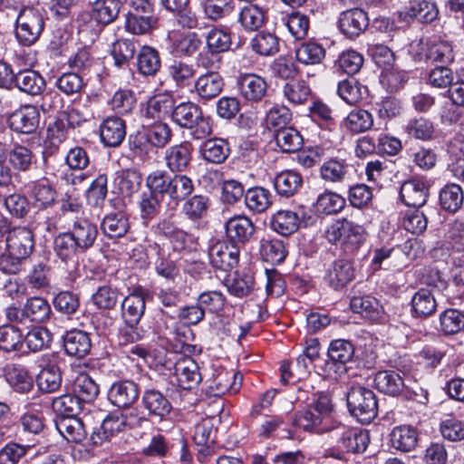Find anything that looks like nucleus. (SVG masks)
<instances>
[{"label":"nucleus","instance_id":"1","mask_svg":"<svg viewBox=\"0 0 464 464\" xmlns=\"http://www.w3.org/2000/svg\"><path fill=\"white\" fill-rule=\"evenodd\" d=\"M146 186L149 189L159 192L161 197L167 196L169 203L175 206L188 198L194 191V182L188 176L181 173L169 175L161 169L154 170L148 175Z\"/></svg>","mask_w":464,"mask_h":464},{"label":"nucleus","instance_id":"2","mask_svg":"<svg viewBox=\"0 0 464 464\" xmlns=\"http://www.w3.org/2000/svg\"><path fill=\"white\" fill-rule=\"evenodd\" d=\"M171 119L180 128L189 130L190 136L195 140L205 139L212 132L209 119L204 116L202 109L194 102H181L174 107Z\"/></svg>","mask_w":464,"mask_h":464},{"label":"nucleus","instance_id":"3","mask_svg":"<svg viewBox=\"0 0 464 464\" xmlns=\"http://www.w3.org/2000/svg\"><path fill=\"white\" fill-rule=\"evenodd\" d=\"M324 236L331 244H340L345 252H353L365 241L362 226L348 218H337L327 226Z\"/></svg>","mask_w":464,"mask_h":464},{"label":"nucleus","instance_id":"4","mask_svg":"<svg viewBox=\"0 0 464 464\" xmlns=\"http://www.w3.org/2000/svg\"><path fill=\"white\" fill-rule=\"evenodd\" d=\"M45 20L42 10L26 6L22 8L16 17L15 38L23 46L34 44L44 32Z\"/></svg>","mask_w":464,"mask_h":464},{"label":"nucleus","instance_id":"5","mask_svg":"<svg viewBox=\"0 0 464 464\" xmlns=\"http://www.w3.org/2000/svg\"><path fill=\"white\" fill-rule=\"evenodd\" d=\"M348 410L362 424L377 416L378 403L374 392L362 386H353L346 395Z\"/></svg>","mask_w":464,"mask_h":464},{"label":"nucleus","instance_id":"6","mask_svg":"<svg viewBox=\"0 0 464 464\" xmlns=\"http://www.w3.org/2000/svg\"><path fill=\"white\" fill-rule=\"evenodd\" d=\"M172 132L165 122H153L151 127L138 131L131 141L132 147L140 153H148L150 149H162L169 143Z\"/></svg>","mask_w":464,"mask_h":464},{"label":"nucleus","instance_id":"7","mask_svg":"<svg viewBox=\"0 0 464 464\" xmlns=\"http://www.w3.org/2000/svg\"><path fill=\"white\" fill-rule=\"evenodd\" d=\"M140 421L141 419H138L131 413L130 415L111 414L92 433V443L95 446H102L105 442H109L116 434L123 431L127 426L132 427Z\"/></svg>","mask_w":464,"mask_h":464},{"label":"nucleus","instance_id":"8","mask_svg":"<svg viewBox=\"0 0 464 464\" xmlns=\"http://www.w3.org/2000/svg\"><path fill=\"white\" fill-rule=\"evenodd\" d=\"M331 433L333 438L336 439L338 448L346 452L362 453L370 442L367 430L347 427L338 422H336Z\"/></svg>","mask_w":464,"mask_h":464},{"label":"nucleus","instance_id":"9","mask_svg":"<svg viewBox=\"0 0 464 464\" xmlns=\"http://www.w3.org/2000/svg\"><path fill=\"white\" fill-rule=\"evenodd\" d=\"M6 251L20 256L23 258H28L34 248V237L33 232L24 227H18L5 231Z\"/></svg>","mask_w":464,"mask_h":464},{"label":"nucleus","instance_id":"10","mask_svg":"<svg viewBox=\"0 0 464 464\" xmlns=\"http://www.w3.org/2000/svg\"><path fill=\"white\" fill-rule=\"evenodd\" d=\"M120 7L119 0H96L92 4L91 13L84 12L78 16L79 26L92 22V19L102 24H111L118 16Z\"/></svg>","mask_w":464,"mask_h":464},{"label":"nucleus","instance_id":"11","mask_svg":"<svg viewBox=\"0 0 464 464\" xmlns=\"http://www.w3.org/2000/svg\"><path fill=\"white\" fill-rule=\"evenodd\" d=\"M40 113L34 105H24L14 111L8 119L9 127L19 133L31 134L39 125Z\"/></svg>","mask_w":464,"mask_h":464},{"label":"nucleus","instance_id":"12","mask_svg":"<svg viewBox=\"0 0 464 464\" xmlns=\"http://www.w3.org/2000/svg\"><path fill=\"white\" fill-rule=\"evenodd\" d=\"M293 424L304 430L321 434L331 432L336 422L332 419H326L309 406L306 411L295 414Z\"/></svg>","mask_w":464,"mask_h":464},{"label":"nucleus","instance_id":"13","mask_svg":"<svg viewBox=\"0 0 464 464\" xmlns=\"http://www.w3.org/2000/svg\"><path fill=\"white\" fill-rule=\"evenodd\" d=\"M420 52L416 56L418 61L450 63L454 60L453 47L447 41L420 43Z\"/></svg>","mask_w":464,"mask_h":464},{"label":"nucleus","instance_id":"14","mask_svg":"<svg viewBox=\"0 0 464 464\" xmlns=\"http://www.w3.org/2000/svg\"><path fill=\"white\" fill-rule=\"evenodd\" d=\"M139 394V386L133 381H118L109 389L108 400L116 407L128 408L136 402Z\"/></svg>","mask_w":464,"mask_h":464},{"label":"nucleus","instance_id":"15","mask_svg":"<svg viewBox=\"0 0 464 464\" xmlns=\"http://www.w3.org/2000/svg\"><path fill=\"white\" fill-rule=\"evenodd\" d=\"M147 294L144 289L138 287L126 296L121 303V314L128 325L135 326L144 314Z\"/></svg>","mask_w":464,"mask_h":464},{"label":"nucleus","instance_id":"16","mask_svg":"<svg viewBox=\"0 0 464 464\" xmlns=\"http://www.w3.org/2000/svg\"><path fill=\"white\" fill-rule=\"evenodd\" d=\"M369 25L367 14L360 8H353L341 13L338 26L347 37L360 35Z\"/></svg>","mask_w":464,"mask_h":464},{"label":"nucleus","instance_id":"17","mask_svg":"<svg viewBox=\"0 0 464 464\" xmlns=\"http://www.w3.org/2000/svg\"><path fill=\"white\" fill-rule=\"evenodd\" d=\"M174 370L178 385L183 390H190L201 381L198 365L191 357L179 358L175 363Z\"/></svg>","mask_w":464,"mask_h":464},{"label":"nucleus","instance_id":"18","mask_svg":"<svg viewBox=\"0 0 464 464\" xmlns=\"http://www.w3.org/2000/svg\"><path fill=\"white\" fill-rule=\"evenodd\" d=\"M68 232L81 247V253L92 248L98 236L96 225L85 218H77Z\"/></svg>","mask_w":464,"mask_h":464},{"label":"nucleus","instance_id":"19","mask_svg":"<svg viewBox=\"0 0 464 464\" xmlns=\"http://www.w3.org/2000/svg\"><path fill=\"white\" fill-rule=\"evenodd\" d=\"M208 256L213 266L227 271L233 268L238 262V249L226 242H216L209 250Z\"/></svg>","mask_w":464,"mask_h":464},{"label":"nucleus","instance_id":"20","mask_svg":"<svg viewBox=\"0 0 464 464\" xmlns=\"http://www.w3.org/2000/svg\"><path fill=\"white\" fill-rule=\"evenodd\" d=\"M193 86L200 100L209 101L221 93L224 80L218 72H205L194 81Z\"/></svg>","mask_w":464,"mask_h":464},{"label":"nucleus","instance_id":"21","mask_svg":"<svg viewBox=\"0 0 464 464\" xmlns=\"http://www.w3.org/2000/svg\"><path fill=\"white\" fill-rule=\"evenodd\" d=\"M192 147L188 142H181L169 147L165 151L166 167L173 173H181L189 166Z\"/></svg>","mask_w":464,"mask_h":464},{"label":"nucleus","instance_id":"22","mask_svg":"<svg viewBox=\"0 0 464 464\" xmlns=\"http://www.w3.org/2000/svg\"><path fill=\"white\" fill-rule=\"evenodd\" d=\"M400 196L405 205L418 208L426 203L429 189L423 180L412 179L401 185Z\"/></svg>","mask_w":464,"mask_h":464},{"label":"nucleus","instance_id":"23","mask_svg":"<svg viewBox=\"0 0 464 464\" xmlns=\"http://www.w3.org/2000/svg\"><path fill=\"white\" fill-rule=\"evenodd\" d=\"M100 136L104 145L118 147L126 136L125 121L117 116L106 118L100 126Z\"/></svg>","mask_w":464,"mask_h":464},{"label":"nucleus","instance_id":"24","mask_svg":"<svg viewBox=\"0 0 464 464\" xmlns=\"http://www.w3.org/2000/svg\"><path fill=\"white\" fill-rule=\"evenodd\" d=\"M141 404L149 415L163 419L172 411L169 399L156 389H147L141 396Z\"/></svg>","mask_w":464,"mask_h":464},{"label":"nucleus","instance_id":"25","mask_svg":"<svg viewBox=\"0 0 464 464\" xmlns=\"http://www.w3.org/2000/svg\"><path fill=\"white\" fill-rule=\"evenodd\" d=\"M354 278V268L351 261L338 259L327 270L325 279L334 289L342 288Z\"/></svg>","mask_w":464,"mask_h":464},{"label":"nucleus","instance_id":"26","mask_svg":"<svg viewBox=\"0 0 464 464\" xmlns=\"http://www.w3.org/2000/svg\"><path fill=\"white\" fill-rule=\"evenodd\" d=\"M226 234L233 242L245 243L249 240L255 231L250 218L246 216H235L226 222Z\"/></svg>","mask_w":464,"mask_h":464},{"label":"nucleus","instance_id":"27","mask_svg":"<svg viewBox=\"0 0 464 464\" xmlns=\"http://www.w3.org/2000/svg\"><path fill=\"white\" fill-rule=\"evenodd\" d=\"M238 84L241 95L250 102L261 101L267 91L266 82L256 74L242 75Z\"/></svg>","mask_w":464,"mask_h":464},{"label":"nucleus","instance_id":"28","mask_svg":"<svg viewBox=\"0 0 464 464\" xmlns=\"http://www.w3.org/2000/svg\"><path fill=\"white\" fill-rule=\"evenodd\" d=\"M14 86L22 92L35 96L44 92L46 83L44 78L38 72L28 69L16 73Z\"/></svg>","mask_w":464,"mask_h":464},{"label":"nucleus","instance_id":"29","mask_svg":"<svg viewBox=\"0 0 464 464\" xmlns=\"http://www.w3.org/2000/svg\"><path fill=\"white\" fill-rule=\"evenodd\" d=\"M300 218L295 211L289 209L277 210L271 216V228L282 236H289L299 228Z\"/></svg>","mask_w":464,"mask_h":464},{"label":"nucleus","instance_id":"30","mask_svg":"<svg viewBox=\"0 0 464 464\" xmlns=\"http://www.w3.org/2000/svg\"><path fill=\"white\" fill-rule=\"evenodd\" d=\"M91 339L86 332L72 330L63 338V347L70 356L82 358L91 350Z\"/></svg>","mask_w":464,"mask_h":464},{"label":"nucleus","instance_id":"31","mask_svg":"<svg viewBox=\"0 0 464 464\" xmlns=\"http://www.w3.org/2000/svg\"><path fill=\"white\" fill-rule=\"evenodd\" d=\"M58 432L70 442H82L86 437V431L82 421L73 417H60L55 421Z\"/></svg>","mask_w":464,"mask_h":464},{"label":"nucleus","instance_id":"32","mask_svg":"<svg viewBox=\"0 0 464 464\" xmlns=\"http://www.w3.org/2000/svg\"><path fill=\"white\" fill-rule=\"evenodd\" d=\"M375 387L388 395L396 396L407 387L401 376L394 371H382L375 374Z\"/></svg>","mask_w":464,"mask_h":464},{"label":"nucleus","instance_id":"33","mask_svg":"<svg viewBox=\"0 0 464 464\" xmlns=\"http://www.w3.org/2000/svg\"><path fill=\"white\" fill-rule=\"evenodd\" d=\"M173 108L174 101L171 97L162 94L157 95L149 100L143 116L154 122H162L163 119L172 113Z\"/></svg>","mask_w":464,"mask_h":464},{"label":"nucleus","instance_id":"34","mask_svg":"<svg viewBox=\"0 0 464 464\" xmlns=\"http://www.w3.org/2000/svg\"><path fill=\"white\" fill-rule=\"evenodd\" d=\"M53 252L63 262L74 261L81 253V247L68 231L59 233L53 239Z\"/></svg>","mask_w":464,"mask_h":464},{"label":"nucleus","instance_id":"35","mask_svg":"<svg viewBox=\"0 0 464 464\" xmlns=\"http://www.w3.org/2000/svg\"><path fill=\"white\" fill-rule=\"evenodd\" d=\"M230 152L228 143L224 139L212 138L205 140L200 147L203 159L214 164L224 162Z\"/></svg>","mask_w":464,"mask_h":464},{"label":"nucleus","instance_id":"36","mask_svg":"<svg viewBox=\"0 0 464 464\" xmlns=\"http://www.w3.org/2000/svg\"><path fill=\"white\" fill-rule=\"evenodd\" d=\"M328 356L334 365L342 367L341 372H346L344 365L351 362L354 356V348L351 342L337 339L331 342L328 348Z\"/></svg>","mask_w":464,"mask_h":464},{"label":"nucleus","instance_id":"37","mask_svg":"<svg viewBox=\"0 0 464 464\" xmlns=\"http://www.w3.org/2000/svg\"><path fill=\"white\" fill-rule=\"evenodd\" d=\"M6 158L11 170L26 172L33 165L34 154L28 147L16 143L6 152Z\"/></svg>","mask_w":464,"mask_h":464},{"label":"nucleus","instance_id":"38","mask_svg":"<svg viewBox=\"0 0 464 464\" xmlns=\"http://www.w3.org/2000/svg\"><path fill=\"white\" fill-rule=\"evenodd\" d=\"M101 228L104 236L109 238L121 237L130 228L129 219L122 213L108 214L103 218Z\"/></svg>","mask_w":464,"mask_h":464},{"label":"nucleus","instance_id":"39","mask_svg":"<svg viewBox=\"0 0 464 464\" xmlns=\"http://www.w3.org/2000/svg\"><path fill=\"white\" fill-rule=\"evenodd\" d=\"M436 308L435 297L428 289H420L411 298V312L415 317L430 316L435 313Z\"/></svg>","mask_w":464,"mask_h":464},{"label":"nucleus","instance_id":"40","mask_svg":"<svg viewBox=\"0 0 464 464\" xmlns=\"http://www.w3.org/2000/svg\"><path fill=\"white\" fill-rule=\"evenodd\" d=\"M245 204L250 211L263 213L272 205V195L265 188H250L246 191Z\"/></svg>","mask_w":464,"mask_h":464},{"label":"nucleus","instance_id":"41","mask_svg":"<svg viewBox=\"0 0 464 464\" xmlns=\"http://www.w3.org/2000/svg\"><path fill=\"white\" fill-rule=\"evenodd\" d=\"M418 435L414 428L407 425L395 427L391 434L392 445L401 451H411L417 445Z\"/></svg>","mask_w":464,"mask_h":464},{"label":"nucleus","instance_id":"42","mask_svg":"<svg viewBox=\"0 0 464 464\" xmlns=\"http://www.w3.org/2000/svg\"><path fill=\"white\" fill-rule=\"evenodd\" d=\"M303 183L299 173L292 170H285L276 175L274 186L276 192L284 197H291L295 194Z\"/></svg>","mask_w":464,"mask_h":464},{"label":"nucleus","instance_id":"43","mask_svg":"<svg viewBox=\"0 0 464 464\" xmlns=\"http://www.w3.org/2000/svg\"><path fill=\"white\" fill-rule=\"evenodd\" d=\"M168 73L175 85L186 88L194 83L196 69L193 64L182 61H174L168 68Z\"/></svg>","mask_w":464,"mask_h":464},{"label":"nucleus","instance_id":"44","mask_svg":"<svg viewBox=\"0 0 464 464\" xmlns=\"http://www.w3.org/2000/svg\"><path fill=\"white\" fill-rule=\"evenodd\" d=\"M38 388L46 393L56 392L62 384V372L55 364L44 367L36 377Z\"/></svg>","mask_w":464,"mask_h":464},{"label":"nucleus","instance_id":"45","mask_svg":"<svg viewBox=\"0 0 464 464\" xmlns=\"http://www.w3.org/2000/svg\"><path fill=\"white\" fill-rule=\"evenodd\" d=\"M367 87L362 85L354 78H349L339 82L338 94L348 104H356L367 95Z\"/></svg>","mask_w":464,"mask_h":464},{"label":"nucleus","instance_id":"46","mask_svg":"<svg viewBox=\"0 0 464 464\" xmlns=\"http://www.w3.org/2000/svg\"><path fill=\"white\" fill-rule=\"evenodd\" d=\"M407 14L421 23H431L437 19L439 9L434 2L415 0L411 2Z\"/></svg>","mask_w":464,"mask_h":464},{"label":"nucleus","instance_id":"47","mask_svg":"<svg viewBox=\"0 0 464 464\" xmlns=\"http://www.w3.org/2000/svg\"><path fill=\"white\" fill-rule=\"evenodd\" d=\"M138 70L143 75H154L160 68V57L159 52L144 45L138 53Z\"/></svg>","mask_w":464,"mask_h":464},{"label":"nucleus","instance_id":"48","mask_svg":"<svg viewBox=\"0 0 464 464\" xmlns=\"http://www.w3.org/2000/svg\"><path fill=\"white\" fill-rule=\"evenodd\" d=\"M5 378L8 383L18 392H28L34 386L33 379L22 366L12 365L6 369Z\"/></svg>","mask_w":464,"mask_h":464},{"label":"nucleus","instance_id":"49","mask_svg":"<svg viewBox=\"0 0 464 464\" xmlns=\"http://www.w3.org/2000/svg\"><path fill=\"white\" fill-rule=\"evenodd\" d=\"M275 140L277 146L285 152H295L303 144V138L299 131L292 127L276 130Z\"/></svg>","mask_w":464,"mask_h":464},{"label":"nucleus","instance_id":"50","mask_svg":"<svg viewBox=\"0 0 464 464\" xmlns=\"http://www.w3.org/2000/svg\"><path fill=\"white\" fill-rule=\"evenodd\" d=\"M24 345L22 332L14 325L0 326V349L5 352L20 351Z\"/></svg>","mask_w":464,"mask_h":464},{"label":"nucleus","instance_id":"51","mask_svg":"<svg viewBox=\"0 0 464 464\" xmlns=\"http://www.w3.org/2000/svg\"><path fill=\"white\" fill-rule=\"evenodd\" d=\"M73 392L82 402H90L98 396L99 386L88 374L81 373L74 381Z\"/></svg>","mask_w":464,"mask_h":464},{"label":"nucleus","instance_id":"52","mask_svg":"<svg viewBox=\"0 0 464 464\" xmlns=\"http://www.w3.org/2000/svg\"><path fill=\"white\" fill-rule=\"evenodd\" d=\"M464 195L459 185L450 184L440 192L441 208L450 212H456L463 204Z\"/></svg>","mask_w":464,"mask_h":464},{"label":"nucleus","instance_id":"53","mask_svg":"<svg viewBox=\"0 0 464 464\" xmlns=\"http://www.w3.org/2000/svg\"><path fill=\"white\" fill-rule=\"evenodd\" d=\"M404 130L410 137L421 140H431L435 130L433 123L423 117L411 119Z\"/></svg>","mask_w":464,"mask_h":464},{"label":"nucleus","instance_id":"54","mask_svg":"<svg viewBox=\"0 0 464 464\" xmlns=\"http://www.w3.org/2000/svg\"><path fill=\"white\" fill-rule=\"evenodd\" d=\"M24 304L30 324L44 323L49 319L52 314V309L49 303L42 297L28 298Z\"/></svg>","mask_w":464,"mask_h":464},{"label":"nucleus","instance_id":"55","mask_svg":"<svg viewBox=\"0 0 464 464\" xmlns=\"http://www.w3.org/2000/svg\"><path fill=\"white\" fill-rule=\"evenodd\" d=\"M284 97L292 104L304 103L311 95L309 85L303 80L286 82L283 87Z\"/></svg>","mask_w":464,"mask_h":464},{"label":"nucleus","instance_id":"56","mask_svg":"<svg viewBox=\"0 0 464 464\" xmlns=\"http://www.w3.org/2000/svg\"><path fill=\"white\" fill-rule=\"evenodd\" d=\"M251 48L260 55L267 56L276 53L279 50L278 38L266 32H260L251 40Z\"/></svg>","mask_w":464,"mask_h":464},{"label":"nucleus","instance_id":"57","mask_svg":"<svg viewBox=\"0 0 464 464\" xmlns=\"http://www.w3.org/2000/svg\"><path fill=\"white\" fill-rule=\"evenodd\" d=\"M159 192L149 189L140 194L138 201L140 218L143 220L152 219L160 210V201Z\"/></svg>","mask_w":464,"mask_h":464},{"label":"nucleus","instance_id":"58","mask_svg":"<svg viewBox=\"0 0 464 464\" xmlns=\"http://www.w3.org/2000/svg\"><path fill=\"white\" fill-rule=\"evenodd\" d=\"M373 119L372 114L365 110H353L345 118V127L353 133H361L372 128Z\"/></svg>","mask_w":464,"mask_h":464},{"label":"nucleus","instance_id":"59","mask_svg":"<svg viewBox=\"0 0 464 464\" xmlns=\"http://www.w3.org/2000/svg\"><path fill=\"white\" fill-rule=\"evenodd\" d=\"M238 20L246 31H256L265 23V12L256 5H249L241 10Z\"/></svg>","mask_w":464,"mask_h":464},{"label":"nucleus","instance_id":"60","mask_svg":"<svg viewBox=\"0 0 464 464\" xmlns=\"http://www.w3.org/2000/svg\"><path fill=\"white\" fill-rule=\"evenodd\" d=\"M202 7L208 19L218 21L228 16L235 6L233 0H205Z\"/></svg>","mask_w":464,"mask_h":464},{"label":"nucleus","instance_id":"61","mask_svg":"<svg viewBox=\"0 0 464 464\" xmlns=\"http://www.w3.org/2000/svg\"><path fill=\"white\" fill-rule=\"evenodd\" d=\"M156 22V18L150 14L129 12L126 16L125 27L133 34H144L151 30Z\"/></svg>","mask_w":464,"mask_h":464},{"label":"nucleus","instance_id":"62","mask_svg":"<svg viewBox=\"0 0 464 464\" xmlns=\"http://www.w3.org/2000/svg\"><path fill=\"white\" fill-rule=\"evenodd\" d=\"M52 407L61 417H73L81 411L82 401L75 394H64L54 398L52 402Z\"/></svg>","mask_w":464,"mask_h":464},{"label":"nucleus","instance_id":"63","mask_svg":"<svg viewBox=\"0 0 464 464\" xmlns=\"http://www.w3.org/2000/svg\"><path fill=\"white\" fill-rule=\"evenodd\" d=\"M200 44L196 33L180 34L173 40V52L177 55L191 56L198 51Z\"/></svg>","mask_w":464,"mask_h":464},{"label":"nucleus","instance_id":"64","mask_svg":"<svg viewBox=\"0 0 464 464\" xmlns=\"http://www.w3.org/2000/svg\"><path fill=\"white\" fill-rule=\"evenodd\" d=\"M136 53V44L130 39H119L113 43L111 47V55L114 59V63L118 67H122L128 64Z\"/></svg>","mask_w":464,"mask_h":464}]
</instances>
